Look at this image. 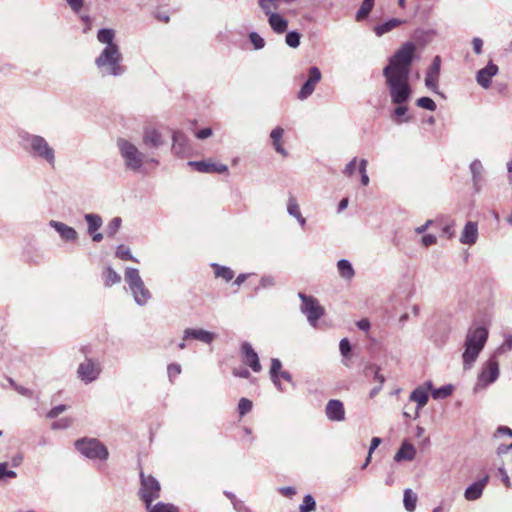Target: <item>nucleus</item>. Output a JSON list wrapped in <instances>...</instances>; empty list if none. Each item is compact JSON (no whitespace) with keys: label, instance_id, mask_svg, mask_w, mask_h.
<instances>
[{"label":"nucleus","instance_id":"f257e3e1","mask_svg":"<svg viewBox=\"0 0 512 512\" xmlns=\"http://www.w3.org/2000/svg\"><path fill=\"white\" fill-rule=\"evenodd\" d=\"M416 45L407 41L389 57L383 76L393 104H405L411 97L409 84L411 66L415 59Z\"/></svg>","mask_w":512,"mask_h":512},{"label":"nucleus","instance_id":"f03ea898","mask_svg":"<svg viewBox=\"0 0 512 512\" xmlns=\"http://www.w3.org/2000/svg\"><path fill=\"white\" fill-rule=\"evenodd\" d=\"M489 331L483 325H472L468 328L462 353L463 369L470 370L488 340Z\"/></svg>","mask_w":512,"mask_h":512},{"label":"nucleus","instance_id":"7ed1b4c3","mask_svg":"<svg viewBox=\"0 0 512 512\" xmlns=\"http://www.w3.org/2000/svg\"><path fill=\"white\" fill-rule=\"evenodd\" d=\"M141 486L139 489L140 499L145 503L149 512H179V509L173 504L158 502L152 505V502L160 497L161 486L159 481L152 475H145L140 472Z\"/></svg>","mask_w":512,"mask_h":512},{"label":"nucleus","instance_id":"20e7f679","mask_svg":"<svg viewBox=\"0 0 512 512\" xmlns=\"http://www.w3.org/2000/svg\"><path fill=\"white\" fill-rule=\"evenodd\" d=\"M123 56L118 46H106L95 59V65L102 76L110 75L118 77L126 72L122 64Z\"/></svg>","mask_w":512,"mask_h":512},{"label":"nucleus","instance_id":"39448f33","mask_svg":"<svg viewBox=\"0 0 512 512\" xmlns=\"http://www.w3.org/2000/svg\"><path fill=\"white\" fill-rule=\"evenodd\" d=\"M116 145L124 161L125 168L133 172H139L147 161L146 155L127 139L118 138Z\"/></svg>","mask_w":512,"mask_h":512},{"label":"nucleus","instance_id":"423d86ee","mask_svg":"<svg viewBox=\"0 0 512 512\" xmlns=\"http://www.w3.org/2000/svg\"><path fill=\"white\" fill-rule=\"evenodd\" d=\"M76 450L90 460L105 461L109 457L107 447L96 438L83 437L75 441Z\"/></svg>","mask_w":512,"mask_h":512},{"label":"nucleus","instance_id":"0eeeda50","mask_svg":"<svg viewBox=\"0 0 512 512\" xmlns=\"http://www.w3.org/2000/svg\"><path fill=\"white\" fill-rule=\"evenodd\" d=\"M125 281L133 295L134 301L139 306L147 304L151 298L150 291L146 288L139 270L137 268L128 267L125 270Z\"/></svg>","mask_w":512,"mask_h":512},{"label":"nucleus","instance_id":"6e6552de","mask_svg":"<svg viewBox=\"0 0 512 512\" xmlns=\"http://www.w3.org/2000/svg\"><path fill=\"white\" fill-rule=\"evenodd\" d=\"M301 300L300 311L307 317V321L313 327L317 326L318 320L324 315L325 310L314 296L298 293Z\"/></svg>","mask_w":512,"mask_h":512},{"label":"nucleus","instance_id":"1a4fd4ad","mask_svg":"<svg viewBox=\"0 0 512 512\" xmlns=\"http://www.w3.org/2000/svg\"><path fill=\"white\" fill-rule=\"evenodd\" d=\"M101 365L97 359L86 357L77 369L78 378L88 384L98 379L101 373Z\"/></svg>","mask_w":512,"mask_h":512},{"label":"nucleus","instance_id":"9d476101","mask_svg":"<svg viewBox=\"0 0 512 512\" xmlns=\"http://www.w3.org/2000/svg\"><path fill=\"white\" fill-rule=\"evenodd\" d=\"M34 157L44 160L51 169L55 168V150L42 136L34 135Z\"/></svg>","mask_w":512,"mask_h":512},{"label":"nucleus","instance_id":"9b49d317","mask_svg":"<svg viewBox=\"0 0 512 512\" xmlns=\"http://www.w3.org/2000/svg\"><path fill=\"white\" fill-rule=\"evenodd\" d=\"M499 377V364L496 359L490 358L483 366L479 376L478 385L486 387L494 383Z\"/></svg>","mask_w":512,"mask_h":512},{"label":"nucleus","instance_id":"f8f14e48","mask_svg":"<svg viewBox=\"0 0 512 512\" xmlns=\"http://www.w3.org/2000/svg\"><path fill=\"white\" fill-rule=\"evenodd\" d=\"M321 78H322V74L318 67H316V66L309 67L308 79L301 86V88L298 92V98L300 100H305L309 96H311L315 90L316 84L321 80Z\"/></svg>","mask_w":512,"mask_h":512},{"label":"nucleus","instance_id":"ddd939ff","mask_svg":"<svg viewBox=\"0 0 512 512\" xmlns=\"http://www.w3.org/2000/svg\"><path fill=\"white\" fill-rule=\"evenodd\" d=\"M441 69V58L435 56L425 76V86L433 93L440 94L438 88V80Z\"/></svg>","mask_w":512,"mask_h":512},{"label":"nucleus","instance_id":"4468645a","mask_svg":"<svg viewBox=\"0 0 512 512\" xmlns=\"http://www.w3.org/2000/svg\"><path fill=\"white\" fill-rule=\"evenodd\" d=\"M142 142L147 148L158 149L165 144V139L159 129L148 126L143 130Z\"/></svg>","mask_w":512,"mask_h":512},{"label":"nucleus","instance_id":"2eb2a0df","mask_svg":"<svg viewBox=\"0 0 512 512\" xmlns=\"http://www.w3.org/2000/svg\"><path fill=\"white\" fill-rule=\"evenodd\" d=\"M241 354L243 357V362L248 365L253 370V372L258 373L261 371L262 367L258 354L255 352L249 342H243L241 344Z\"/></svg>","mask_w":512,"mask_h":512},{"label":"nucleus","instance_id":"dca6fc26","mask_svg":"<svg viewBox=\"0 0 512 512\" xmlns=\"http://www.w3.org/2000/svg\"><path fill=\"white\" fill-rule=\"evenodd\" d=\"M188 165L193 167L196 171L201 173H226L228 167L225 164L214 163L211 161H189Z\"/></svg>","mask_w":512,"mask_h":512},{"label":"nucleus","instance_id":"f3484780","mask_svg":"<svg viewBox=\"0 0 512 512\" xmlns=\"http://www.w3.org/2000/svg\"><path fill=\"white\" fill-rule=\"evenodd\" d=\"M498 71V66L492 61H489L484 68L477 72V83L484 89L489 88L491 86L492 78L497 75Z\"/></svg>","mask_w":512,"mask_h":512},{"label":"nucleus","instance_id":"a211bd4d","mask_svg":"<svg viewBox=\"0 0 512 512\" xmlns=\"http://www.w3.org/2000/svg\"><path fill=\"white\" fill-rule=\"evenodd\" d=\"M325 414L330 421H343L345 419L344 404L337 399L329 400L325 407Z\"/></svg>","mask_w":512,"mask_h":512},{"label":"nucleus","instance_id":"6ab92c4d","mask_svg":"<svg viewBox=\"0 0 512 512\" xmlns=\"http://www.w3.org/2000/svg\"><path fill=\"white\" fill-rule=\"evenodd\" d=\"M49 226L59 234L64 242H75L78 239L77 231L63 222L51 220Z\"/></svg>","mask_w":512,"mask_h":512},{"label":"nucleus","instance_id":"aec40b11","mask_svg":"<svg viewBox=\"0 0 512 512\" xmlns=\"http://www.w3.org/2000/svg\"><path fill=\"white\" fill-rule=\"evenodd\" d=\"M489 478V475L486 474L481 479L469 485L464 492L465 499L468 501H475L479 499L483 494V490L486 487Z\"/></svg>","mask_w":512,"mask_h":512},{"label":"nucleus","instance_id":"412c9836","mask_svg":"<svg viewBox=\"0 0 512 512\" xmlns=\"http://www.w3.org/2000/svg\"><path fill=\"white\" fill-rule=\"evenodd\" d=\"M194 339L210 344L215 339V334L204 329L187 328L183 333V340Z\"/></svg>","mask_w":512,"mask_h":512},{"label":"nucleus","instance_id":"4be33fe9","mask_svg":"<svg viewBox=\"0 0 512 512\" xmlns=\"http://www.w3.org/2000/svg\"><path fill=\"white\" fill-rule=\"evenodd\" d=\"M172 142V152L175 155H183L189 151L188 139L183 132H173Z\"/></svg>","mask_w":512,"mask_h":512},{"label":"nucleus","instance_id":"5701e85b","mask_svg":"<svg viewBox=\"0 0 512 512\" xmlns=\"http://www.w3.org/2000/svg\"><path fill=\"white\" fill-rule=\"evenodd\" d=\"M478 238V226L475 222H467L460 236L462 244L473 245Z\"/></svg>","mask_w":512,"mask_h":512},{"label":"nucleus","instance_id":"b1692460","mask_svg":"<svg viewBox=\"0 0 512 512\" xmlns=\"http://www.w3.org/2000/svg\"><path fill=\"white\" fill-rule=\"evenodd\" d=\"M416 456V450L412 444H410L407 441H404L399 448V450L396 452L394 456V460L396 462H401L404 460L412 461Z\"/></svg>","mask_w":512,"mask_h":512},{"label":"nucleus","instance_id":"393cba45","mask_svg":"<svg viewBox=\"0 0 512 512\" xmlns=\"http://www.w3.org/2000/svg\"><path fill=\"white\" fill-rule=\"evenodd\" d=\"M268 23L271 29L277 34L284 33L288 28V21L276 12L268 15Z\"/></svg>","mask_w":512,"mask_h":512},{"label":"nucleus","instance_id":"a878e982","mask_svg":"<svg viewBox=\"0 0 512 512\" xmlns=\"http://www.w3.org/2000/svg\"><path fill=\"white\" fill-rule=\"evenodd\" d=\"M470 171L472 174L473 187L476 192L481 190V182H482V171L483 166L480 160L476 159L472 161L470 164Z\"/></svg>","mask_w":512,"mask_h":512},{"label":"nucleus","instance_id":"bb28decb","mask_svg":"<svg viewBox=\"0 0 512 512\" xmlns=\"http://www.w3.org/2000/svg\"><path fill=\"white\" fill-rule=\"evenodd\" d=\"M409 398L410 401L417 403V409L423 408L429 400L427 388H425L424 386H418L411 392Z\"/></svg>","mask_w":512,"mask_h":512},{"label":"nucleus","instance_id":"cd10ccee","mask_svg":"<svg viewBox=\"0 0 512 512\" xmlns=\"http://www.w3.org/2000/svg\"><path fill=\"white\" fill-rule=\"evenodd\" d=\"M405 21L404 20H400V19H397V18H391L379 25H376L374 27V32L377 36H382L388 32H390L392 29L400 26L401 24H403Z\"/></svg>","mask_w":512,"mask_h":512},{"label":"nucleus","instance_id":"c85d7f7f","mask_svg":"<svg viewBox=\"0 0 512 512\" xmlns=\"http://www.w3.org/2000/svg\"><path fill=\"white\" fill-rule=\"evenodd\" d=\"M281 368H282L281 361L277 358H273L271 360V367H270L271 380L279 391H284V388L282 387V384L279 380V373L281 372Z\"/></svg>","mask_w":512,"mask_h":512},{"label":"nucleus","instance_id":"c756f323","mask_svg":"<svg viewBox=\"0 0 512 512\" xmlns=\"http://www.w3.org/2000/svg\"><path fill=\"white\" fill-rule=\"evenodd\" d=\"M337 269L340 276L346 280H351L355 275L352 264L347 259H340L337 262Z\"/></svg>","mask_w":512,"mask_h":512},{"label":"nucleus","instance_id":"7c9ffc66","mask_svg":"<svg viewBox=\"0 0 512 512\" xmlns=\"http://www.w3.org/2000/svg\"><path fill=\"white\" fill-rule=\"evenodd\" d=\"M115 31L111 28H102L97 33V40L106 46H118L114 43Z\"/></svg>","mask_w":512,"mask_h":512},{"label":"nucleus","instance_id":"2f4dec72","mask_svg":"<svg viewBox=\"0 0 512 512\" xmlns=\"http://www.w3.org/2000/svg\"><path fill=\"white\" fill-rule=\"evenodd\" d=\"M283 134L284 130L278 126L271 131L270 137L272 139L275 150L281 155L287 156V151L283 148V146L280 143Z\"/></svg>","mask_w":512,"mask_h":512},{"label":"nucleus","instance_id":"473e14b6","mask_svg":"<svg viewBox=\"0 0 512 512\" xmlns=\"http://www.w3.org/2000/svg\"><path fill=\"white\" fill-rule=\"evenodd\" d=\"M84 219L88 224L87 231L89 234H93V232L98 231L103 223L101 216L98 214H93V213L85 214Z\"/></svg>","mask_w":512,"mask_h":512},{"label":"nucleus","instance_id":"72a5a7b5","mask_svg":"<svg viewBox=\"0 0 512 512\" xmlns=\"http://www.w3.org/2000/svg\"><path fill=\"white\" fill-rule=\"evenodd\" d=\"M417 494L414 493L411 489H405L404 495H403V504L405 509L408 512H414L416 509V503H417Z\"/></svg>","mask_w":512,"mask_h":512},{"label":"nucleus","instance_id":"f704fd0d","mask_svg":"<svg viewBox=\"0 0 512 512\" xmlns=\"http://www.w3.org/2000/svg\"><path fill=\"white\" fill-rule=\"evenodd\" d=\"M212 267L214 268V273L217 278H222L226 282H229L234 277V271L226 266H221L219 264L213 263Z\"/></svg>","mask_w":512,"mask_h":512},{"label":"nucleus","instance_id":"c9c22d12","mask_svg":"<svg viewBox=\"0 0 512 512\" xmlns=\"http://www.w3.org/2000/svg\"><path fill=\"white\" fill-rule=\"evenodd\" d=\"M374 6L373 0H363V2L360 5V8L356 12L355 19L356 21H362L364 20L369 13L372 11Z\"/></svg>","mask_w":512,"mask_h":512},{"label":"nucleus","instance_id":"e433bc0d","mask_svg":"<svg viewBox=\"0 0 512 512\" xmlns=\"http://www.w3.org/2000/svg\"><path fill=\"white\" fill-rule=\"evenodd\" d=\"M103 276L106 287H111L112 285L117 284L121 281L120 275L110 266L105 269V271L103 272Z\"/></svg>","mask_w":512,"mask_h":512},{"label":"nucleus","instance_id":"4c0bfd02","mask_svg":"<svg viewBox=\"0 0 512 512\" xmlns=\"http://www.w3.org/2000/svg\"><path fill=\"white\" fill-rule=\"evenodd\" d=\"M280 0H258V4L263 12L268 16L279 8Z\"/></svg>","mask_w":512,"mask_h":512},{"label":"nucleus","instance_id":"58836bf2","mask_svg":"<svg viewBox=\"0 0 512 512\" xmlns=\"http://www.w3.org/2000/svg\"><path fill=\"white\" fill-rule=\"evenodd\" d=\"M396 108L394 109V112H393V121L396 123V124H402L403 122H408L410 120L409 117H405L403 119H401L402 116H404L407 111H408V108L405 104H396Z\"/></svg>","mask_w":512,"mask_h":512},{"label":"nucleus","instance_id":"ea45409f","mask_svg":"<svg viewBox=\"0 0 512 512\" xmlns=\"http://www.w3.org/2000/svg\"><path fill=\"white\" fill-rule=\"evenodd\" d=\"M115 255L117 258L124 261L138 262V260L132 255L130 249L123 244H120L116 248Z\"/></svg>","mask_w":512,"mask_h":512},{"label":"nucleus","instance_id":"a19ab883","mask_svg":"<svg viewBox=\"0 0 512 512\" xmlns=\"http://www.w3.org/2000/svg\"><path fill=\"white\" fill-rule=\"evenodd\" d=\"M453 392V386L451 384L442 386L440 388H435L432 390L433 399H445L449 397Z\"/></svg>","mask_w":512,"mask_h":512},{"label":"nucleus","instance_id":"79ce46f5","mask_svg":"<svg viewBox=\"0 0 512 512\" xmlns=\"http://www.w3.org/2000/svg\"><path fill=\"white\" fill-rule=\"evenodd\" d=\"M316 509V501L312 495L307 494L303 498V503L299 506V512H312Z\"/></svg>","mask_w":512,"mask_h":512},{"label":"nucleus","instance_id":"37998d69","mask_svg":"<svg viewBox=\"0 0 512 512\" xmlns=\"http://www.w3.org/2000/svg\"><path fill=\"white\" fill-rule=\"evenodd\" d=\"M301 34L297 31H289L285 36L286 44L291 48H297L300 45Z\"/></svg>","mask_w":512,"mask_h":512},{"label":"nucleus","instance_id":"c03bdc74","mask_svg":"<svg viewBox=\"0 0 512 512\" xmlns=\"http://www.w3.org/2000/svg\"><path fill=\"white\" fill-rule=\"evenodd\" d=\"M416 105L429 111H435L437 108L434 100L426 96L417 99Z\"/></svg>","mask_w":512,"mask_h":512},{"label":"nucleus","instance_id":"a18cd8bd","mask_svg":"<svg viewBox=\"0 0 512 512\" xmlns=\"http://www.w3.org/2000/svg\"><path fill=\"white\" fill-rule=\"evenodd\" d=\"M287 212L294 218L300 217V209L294 197H290L287 204Z\"/></svg>","mask_w":512,"mask_h":512},{"label":"nucleus","instance_id":"49530a36","mask_svg":"<svg viewBox=\"0 0 512 512\" xmlns=\"http://www.w3.org/2000/svg\"><path fill=\"white\" fill-rule=\"evenodd\" d=\"M252 402L247 398H241L238 403V412L240 416H244L252 409Z\"/></svg>","mask_w":512,"mask_h":512},{"label":"nucleus","instance_id":"de8ad7c7","mask_svg":"<svg viewBox=\"0 0 512 512\" xmlns=\"http://www.w3.org/2000/svg\"><path fill=\"white\" fill-rule=\"evenodd\" d=\"M121 223H122V220L120 217L113 218L107 226L108 236H111V237L114 236L118 232V230L121 226Z\"/></svg>","mask_w":512,"mask_h":512},{"label":"nucleus","instance_id":"09e8293b","mask_svg":"<svg viewBox=\"0 0 512 512\" xmlns=\"http://www.w3.org/2000/svg\"><path fill=\"white\" fill-rule=\"evenodd\" d=\"M249 40L256 50L262 49L265 46L264 39L256 32L249 33Z\"/></svg>","mask_w":512,"mask_h":512},{"label":"nucleus","instance_id":"8fccbe9b","mask_svg":"<svg viewBox=\"0 0 512 512\" xmlns=\"http://www.w3.org/2000/svg\"><path fill=\"white\" fill-rule=\"evenodd\" d=\"M339 349H340L341 355L345 359H348L350 357V352H351L352 347L347 338L341 339V341L339 343Z\"/></svg>","mask_w":512,"mask_h":512},{"label":"nucleus","instance_id":"3c124183","mask_svg":"<svg viewBox=\"0 0 512 512\" xmlns=\"http://www.w3.org/2000/svg\"><path fill=\"white\" fill-rule=\"evenodd\" d=\"M275 285V279L271 275H265L260 279L259 286L255 288V291L259 289H266Z\"/></svg>","mask_w":512,"mask_h":512},{"label":"nucleus","instance_id":"603ef678","mask_svg":"<svg viewBox=\"0 0 512 512\" xmlns=\"http://www.w3.org/2000/svg\"><path fill=\"white\" fill-rule=\"evenodd\" d=\"M72 425V419L71 418H61L57 421H54L51 425V428L54 430L58 429H66Z\"/></svg>","mask_w":512,"mask_h":512},{"label":"nucleus","instance_id":"864d4df0","mask_svg":"<svg viewBox=\"0 0 512 512\" xmlns=\"http://www.w3.org/2000/svg\"><path fill=\"white\" fill-rule=\"evenodd\" d=\"M181 373V366L177 363H171L167 367V374L172 381L175 377H177Z\"/></svg>","mask_w":512,"mask_h":512},{"label":"nucleus","instance_id":"5fc2aeb1","mask_svg":"<svg viewBox=\"0 0 512 512\" xmlns=\"http://www.w3.org/2000/svg\"><path fill=\"white\" fill-rule=\"evenodd\" d=\"M367 370H371L374 373V381L377 382L379 385H383L385 382V378L383 375L380 374V368L377 366H369Z\"/></svg>","mask_w":512,"mask_h":512},{"label":"nucleus","instance_id":"6e6d98bb","mask_svg":"<svg viewBox=\"0 0 512 512\" xmlns=\"http://www.w3.org/2000/svg\"><path fill=\"white\" fill-rule=\"evenodd\" d=\"M66 409H67V406H66V405H63V404L57 405V406L53 407V408H52V409L47 413V417H48V418H55V417H57L58 415H60L61 413H63Z\"/></svg>","mask_w":512,"mask_h":512},{"label":"nucleus","instance_id":"4d7b16f0","mask_svg":"<svg viewBox=\"0 0 512 512\" xmlns=\"http://www.w3.org/2000/svg\"><path fill=\"white\" fill-rule=\"evenodd\" d=\"M356 162H357V158L354 157L351 161H349L346 164L343 173L347 176L353 175V173L355 172V169H356Z\"/></svg>","mask_w":512,"mask_h":512},{"label":"nucleus","instance_id":"13d9d810","mask_svg":"<svg viewBox=\"0 0 512 512\" xmlns=\"http://www.w3.org/2000/svg\"><path fill=\"white\" fill-rule=\"evenodd\" d=\"M233 505V508L237 511V512H251V509L249 507H247L243 501L237 499L234 501V503L232 504Z\"/></svg>","mask_w":512,"mask_h":512},{"label":"nucleus","instance_id":"bf43d9fd","mask_svg":"<svg viewBox=\"0 0 512 512\" xmlns=\"http://www.w3.org/2000/svg\"><path fill=\"white\" fill-rule=\"evenodd\" d=\"M436 241H437L436 236L432 235V234H426L421 239V242H422L423 246H425V247L435 244Z\"/></svg>","mask_w":512,"mask_h":512},{"label":"nucleus","instance_id":"052dcab7","mask_svg":"<svg viewBox=\"0 0 512 512\" xmlns=\"http://www.w3.org/2000/svg\"><path fill=\"white\" fill-rule=\"evenodd\" d=\"M472 46L474 52L479 55L482 53L483 41L479 37H474L472 40Z\"/></svg>","mask_w":512,"mask_h":512},{"label":"nucleus","instance_id":"680f3d73","mask_svg":"<svg viewBox=\"0 0 512 512\" xmlns=\"http://www.w3.org/2000/svg\"><path fill=\"white\" fill-rule=\"evenodd\" d=\"M278 491L285 497H292L296 494V490L294 487L286 486V487H280Z\"/></svg>","mask_w":512,"mask_h":512},{"label":"nucleus","instance_id":"e2e57ef3","mask_svg":"<svg viewBox=\"0 0 512 512\" xmlns=\"http://www.w3.org/2000/svg\"><path fill=\"white\" fill-rule=\"evenodd\" d=\"M212 135V129L207 127V128H203V129H200L199 131L196 132L195 136L198 138V139H206L208 137H210Z\"/></svg>","mask_w":512,"mask_h":512},{"label":"nucleus","instance_id":"0e129e2a","mask_svg":"<svg viewBox=\"0 0 512 512\" xmlns=\"http://www.w3.org/2000/svg\"><path fill=\"white\" fill-rule=\"evenodd\" d=\"M73 11L78 12L83 7V0H66Z\"/></svg>","mask_w":512,"mask_h":512},{"label":"nucleus","instance_id":"69168bd1","mask_svg":"<svg viewBox=\"0 0 512 512\" xmlns=\"http://www.w3.org/2000/svg\"><path fill=\"white\" fill-rule=\"evenodd\" d=\"M233 375L239 378L247 379L250 377V372L247 369H234Z\"/></svg>","mask_w":512,"mask_h":512},{"label":"nucleus","instance_id":"338daca9","mask_svg":"<svg viewBox=\"0 0 512 512\" xmlns=\"http://www.w3.org/2000/svg\"><path fill=\"white\" fill-rule=\"evenodd\" d=\"M497 434L500 436L512 437V429L507 426H499L497 429Z\"/></svg>","mask_w":512,"mask_h":512},{"label":"nucleus","instance_id":"774afa93","mask_svg":"<svg viewBox=\"0 0 512 512\" xmlns=\"http://www.w3.org/2000/svg\"><path fill=\"white\" fill-rule=\"evenodd\" d=\"M356 325L362 331H368L370 329V322L368 319H361L356 323Z\"/></svg>","mask_w":512,"mask_h":512}]
</instances>
